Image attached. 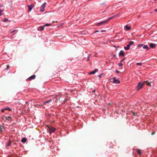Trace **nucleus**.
<instances>
[{
	"mask_svg": "<svg viewBox=\"0 0 157 157\" xmlns=\"http://www.w3.org/2000/svg\"><path fill=\"white\" fill-rule=\"evenodd\" d=\"M114 17V16H112L108 18L106 20H105L104 21H102L100 22L99 23H98L97 24V25H104L106 24L107 23V22L109 21V20L112 19V18Z\"/></svg>",
	"mask_w": 157,
	"mask_h": 157,
	"instance_id": "f257e3e1",
	"label": "nucleus"
},
{
	"mask_svg": "<svg viewBox=\"0 0 157 157\" xmlns=\"http://www.w3.org/2000/svg\"><path fill=\"white\" fill-rule=\"evenodd\" d=\"M113 6H110L102 13H109L113 11Z\"/></svg>",
	"mask_w": 157,
	"mask_h": 157,
	"instance_id": "f03ea898",
	"label": "nucleus"
},
{
	"mask_svg": "<svg viewBox=\"0 0 157 157\" xmlns=\"http://www.w3.org/2000/svg\"><path fill=\"white\" fill-rule=\"evenodd\" d=\"M2 118L3 120L5 121H9L10 122H11L12 120V117L11 116H3L2 117Z\"/></svg>",
	"mask_w": 157,
	"mask_h": 157,
	"instance_id": "7ed1b4c3",
	"label": "nucleus"
},
{
	"mask_svg": "<svg viewBox=\"0 0 157 157\" xmlns=\"http://www.w3.org/2000/svg\"><path fill=\"white\" fill-rule=\"evenodd\" d=\"M47 5L46 2L44 3L42 5L40 6V12H42L44 11L45 10V7Z\"/></svg>",
	"mask_w": 157,
	"mask_h": 157,
	"instance_id": "20e7f679",
	"label": "nucleus"
},
{
	"mask_svg": "<svg viewBox=\"0 0 157 157\" xmlns=\"http://www.w3.org/2000/svg\"><path fill=\"white\" fill-rule=\"evenodd\" d=\"M48 127V130L50 133L55 132L56 130V128L53 127H50L48 125L47 126Z\"/></svg>",
	"mask_w": 157,
	"mask_h": 157,
	"instance_id": "39448f33",
	"label": "nucleus"
},
{
	"mask_svg": "<svg viewBox=\"0 0 157 157\" xmlns=\"http://www.w3.org/2000/svg\"><path fill=\"white\" fill-rule=\"evenodd\" d=\"M134 44V42L133 41H131L128 42V44L127 45V47H124V48L125 50H128L129 49V48L132 44Z\"/></svg>",
	"mask_w": 157,
	"mask_h": 157,
	"instance_id": "423d86ee",
	"label": "nucleus"
},
{
	"mask_svg": "<svg viewBox=\"0 0 157 157\" xmlns=\"http://www.w3.org/2000/svg\"><path fill=\"white\" fill-rule=\"evenodd\" d=\"M144 85V83L143 82H140L138 83L136 88L137 90H139L140 89H142Z\"/></svg>",
	"mask_w": 157,
	"mask_h": 157,
	"instance_id": "0eeeda50",
	"label": "nucleus"
},
{
	"mask_svg": "<svg viewBox=\"0 0 157 157\" xmlns=\"http://www.w3.org/2000/svg\"><path fill=\"white\" fill-rule=\"evenodd\" d=\"M111 81L113 83L118 84L120 83L121 82L118 79H117L115 77L111 79Z\"/></svg>",
	"mask_w": 157,
	"mask_h": 157,
	"instance_id": "6e6552de",
	"label": "nucleus"
},
{
	"mask_svg": "<svg viewBox=\"0 0 157 157\" xmlns=\"http://www.w3.org/2000/svg\"><path fill=\"white\" fill-rule=\"evenodd\" d=\"M51 24L47 23L44 25L40 26L37 29H44L45 26H50Z\"/></svg>",
	"mask_w": 157,
	"mask_h": 157,
	"instance_id": "1a4fd4ad",
	"label": "nucleus"
},
{
	"mask_svg": "<svg viewBox=\"0 0 157 157\" xmlns=\"http://www.w3.org/2000/svg\"><path fill=\"white\" fill-rule=\"evenodd\" d=\"M8 110L9 111H12V109H11L9 107H6L5 108H4L1 109V111L2 112H4L5 111Z\"/></svg>",
	"mask_w": 157,
	"mask_h": 157,
	"instance_id": "9d476101",
	"label": "nucleus"
},
{
	"mask_svg": "<svg viewBox=\"0 0 157 157\" xmlns=\"http://www.w3.org/2000/svg\"><path fill=\"white\" fill-rule=\"evenodd\" d=\"M34 6V5H29L28 6V10L30 12L32 10V9L33 8Z\"/></svg>",
	"mask_w": 157,
	"mask_h": 157,
	"instance_id": "9b49d317",
	"label": "nucleus"
},
{
	"mask_svg": "<svg viewBox=\"0 0 157 157\" xmlns=\"http://www.w3.org/2000/svg\"><path fill=\"white\" fill-rule=\"evenodd\" d=\"M36 78V75H33L31 76L30 77H29L28 79L29 80H33V79H34Z\"/></svg>",
	"mask_w": 157,
	"mask_h": 157,
	"instance_id": "f8f14e48",
	"label": "nucleus"
},
{
	"mask_svg": "<svg viewBox=\"0 0 157 157\" xmlns=\"http://www.w3.org/2000/svg\"><path fill=\"white\" fill-rule=\"evenodd\" d=\"M143 82H144V84H145L147 86H151V84L150 83V82H148L147 81H144Z\"/></svg>",
	"mask_w": 157,
	"mask_h": 157,
	"instance_id": "ddd939ff",
	"label": "nucleus"
},
{
	"mask_svg": "<svg viewBox=\"0 0 157 157\" xmlns=\"http://www.w3.org/2000/svg\"><path fill=\"white\" fill-rule=\"evenodd\" d=\"M119 55L120 56H124L125 55L124 54V51L122 50L121 51L119 52Z\"/></svg>",
	"mask_w": 157,
	"mask_h": 157,
	"instance_id": "4468645a",
	"label": "nucleus"
},
{
	"mask_svg": "<svg viewBox=\"0 0 157 157\" xmlns=\"http://www.w3.org/2000/svg\"><path fill=\"white\" fill-rule=\"evenodd\" d=\"M98 71V70L97 69H94V70L92 72H90L89 73V74H95V73L96 72H97Z\"/></svg>",
	"mask_w": 157,
	"mask_h": 157,
	"instance_id": "2eb2a0df",
	"label": "nucleus"
},
{
	"mask_svg": "<svg viewBox=\"0 0 157 157\" xmlns=\"http://www.w3.org/2000/svg\"><path fill=\"white\" fill-rule=\"evenodd\" d=\"M150 47L153 48H155V44L153 43H151L150 44Z\"/></svg>",
	"mask_w": 157,
	"mask_h": 157,
	"instance_id": "dca6fc26",
	"label": "nucleus"
},
{
	"mask_svg": "<svg viewBox=\"0 0 157 157\" xmlns=\"http://www.w3.org/2000/svg\"><path fill=\"white\" fill-rule=\"evenodd\" d=\"M27 140V139L26 138H22L21 140V141L23 143H25L26 142Z\"/></svg>",
	"mask_w": 157,
	"mask_h": 157,
	"instance_id": "f3484780",
	"label": "nucleus"
},
{
	"mask_svg": "<svg viewBox=\"0 0 157 157\" xmlns=\"http://www.w3.org/2000/svg\"><path fill=\"white\" fill-rule=\"evenodd\" d=\"M124 28L126 29H131V26H128V25H126L124 27Z\"/></svg>",
	"mask_w": 157,
	"mask_h": 157,
	"instance_id": "a211bd4d",
	"label": "nucleus"
},
{
	"mask_svg": "<svg viewBox=\"0 0 157 157\" xmlns=\"http://www.w3.org/2000/svg\"><path fill=\"white\" fill-rule=\"evenodd\" d=\"M143 48L144 49H146L147 50L149 49V48H148V46L147 45L144 46L143 47Z\"/></svg>",
	"mask_w": 157,
	"mask_h": 157,
	"instance_id": "6ab92c4d",
	"label": "nucleus"
},
{
	"mask_svg": "<svg viewBox=\"0 0 157 157\" xmlns=\"http://www.w3.org/2000/svg\"><path fill=\"white\" fill-rule=\"evenodd\" d=\"M137 152L139 155H140L141 154V150L140 149H138L136 151Z\"/></svg>",
	"mask_w": 157,
	"mask_h": 157,
	"instance_id": "aec40b11",
	"label": "nucleus"
},
{
	"mask_svg": "<svg viewBox=\"0 0 157 157\" xmlns=\"http://www.w3.org/2000/svg\"><path fill=\"white\" fill-rule=\"evenodd\" d=\"M52 100L51 99H50V100H48V101H45L44 103V105L46 103H49L50 102V101H52Z\"/></svg>",
	"mask_w": 157,
	"mask_h": 157,
	"instance_id": "412c9836",
	"label": "nucleus"
},
{
	"mask_svg": "<svg viewBox=\"0 0 157 157\" xmlns=\"http://www.w3.org/2000/svg\"><path fill=\"white\" fill-rule=\"evenodd\" d=\"M4 10H0V16L3 15L4 14L3 13H2L4 11Z\"/></svg>",
	"mask_w": 157,
	"mask_h": 157,
	"instance_id": "4be33fe9",
	"label": "nucleus"
},
{
	"mask_svg": "<svg viewBox=\"0 0 157 157\" xmlns=\"http://www.w3.org/2000/svg\"><path fill=\"white\" fill-rule=\"evenodd\" d=\"M63 23H60L59 25H58L57 26L58 27H61L63 26Z\"/></svg>",
	"mask_w": 157,
	"mask_h": 157,
	"instance_id": "5701e85b",
	"label": "nucleus"
},
{
	"mask_svg": "<svg viewBox=\"0 0 157 157\" xmlns=\"http://www.w3.org/2000/svg\"><path fill=\"white\" fill-rule=\"evenodd\" d=\"M136 64L137 65L141 66L142 65V63H136Z\"/></svg>",
	"mask_w": 157,
	"mask_h": 157,
	"instance_id": "b1692460",
	"label": "nucleus"
},
{
	"mask_svg": "<svg viewBox=\"0 0 157 157\" xmlns=\"http://www.w3.org/2000/svg\"><path fill=\"white\" fill-rule=\"evenodd\" d=\"M8 21V19L7 18H4V21H3L4 22H6Z\"/></svg>",
	"mask_w": 157,
	"mask_h": 157,
	"instance_id": "393cba45",
	"label": "nucleus"
},
{
	"mask_svg": "<svg viewBox=\"0 0 157 157\" xmlns=\"http://www.w3.org/2000/svg\"><path fill=\"white\" fill-rule=\"evenodd\" d=\"M101 5L102 6H106V4L105 2H103L101 4Z\"/></svg>",
	"mask_w": 157,
	"mask_h": 157,
	"instance_id": "a878e982",
	"label": "nucleus"
},
{
	"mask_svg": "<svg viewBox=\"0 0 157 157\" xmlns=\"http://www.w3.org/2000/svg\"><path fill=\"white\" fill-rule=\"evenodd\" d=\"M11 142L10 141H9L8 143L7 144V146H10V144H11Z\"/></svg>",
	"mask_w": 157,
	"mask_h": 157,
	"instance_id": "bb28decb",
	"label": "nucleus"
},
{
	"mask_svg": "<svg viewBox=\"0 0 157 157\" xmlns=\"http://www.w3.org/2000/svg\"><path fill=\"white\" fill-rule=\"evenodd\" d=\"M123 66V64L122 63H120L119 64V67H122V66Z\"/></svg>",
	"mask_w": 157,
	"mask_h": 157,
	"instance_id": "cd10ccee",
	"label": "nucleus"
},
{
	"mask_svg": "<svg viewBox=\"0 0 157 157\" xmlns=\"http://www.w3.org/2000/svg\"><path fill=\"white\" fill-rule=\"evenodd\" d=\"M6 67H7V69H8L10 67L9 65H7L6 66Z\"/></svg>",
	"mask_w": 157,
	"mask_h": 157,
	"instance_id": "c85d7f7f",
	"label": "nucleus"
},
{
	"mask_svg": "<svg viewBox=\"0 0 157 157\" xmlns=\"http://www.w3.org/2000/svg\"><path fill=\"white\" fill-rule=\"evenodd\" d=\"M143 44H140L139 45V46H140V47H141V46H143Z\"/></svg>",
	"mask_w": 157,
	"mask_h": 157,
	"instance_id": "c756f323",
	"label": "nucleus"
},
{
	"mask_svg": "<svg viewBox=\"0 0 157 157\" xmlns=\"http://www.w3.org/2000/svg\"><path fill=\"white\" fill-rule=\"evenodd\" d=\"M125 59V58H124L122 59L121 60V62H122L123 61H124V59Z\"/></svg>",
	"mask_w": 157,
	"mask_h": 157,
	"instance_id": "7c9ffc66",
	"label": "nucleus"
},
{
	"mask_svg": "<svg viewBox=\"0 0 157 157\" xmlns=\"http://www.w3.org/2000/svg\"><path fill=\"white\" fill-rule=\"evenodd\" d=\"M105 32V30H104L103 31H101V33H102V32Z\"/></svg>",
	"mask_w": 157,
	"mask_h": 157,
	"instance_id": "2f4dec72",
	"label": "nucleus"
},
{
	"mask_svg": "<svg viewBox=\"0 0 157 157\" xmlns=\"http://www.w3.org/2000/svg\"><path fill=\"white\" fill-rule=\"evenodd\" d=\"M116 72L117 73H118L119 72V71L117 70H116Z\"/></svg>",
	"mask_w": 157,
	"mask_h": 157,
	"instance_id": "473e14b6",
	"label": "nucleus"
},
{
	"mask_svg": "<svg viewBox=\"0 0 157 157\" xmlns=\"http://www.w3.org/2000/svg\"><path fill=\"white\" fill-rule=\"evenodd\" d=\"M118 15V14H117L116 15H115L113 16H114V17H116V16H117Z\"/></svg>",
	"mask_w": 157,
	"mask_h": 157,
	"instance_id": "72a5a7b5",
	"label": "nucleus"
},
{
	"mask_svg": "<svg viewBox=\"0 0 157 157\" xmlns=\"http://www.w3.org/2000/svg\"><path fill=\"white\" fill-rule=\"evenodd\" d=\"M3 6L2 5H1V6L0 7V10H3V9H2L1 7Z\"/></svg>",
	"mask_w": 157,
	"mask_h": 157,
	"instance_id": "f704fd0d",
	"label": "nucleus"
},
{
	"mask_svg": "<svg viewBox=\"0 0 157 157\" xmlns=\"http://www.w3.org/2000/svg\"><path fill=\"white\" fill-rule=\"evenodd\" d=\"M154 133H155V132H152L151 134L152 135H154Z\"/></svg>",
	"mask_w": 157,
	"mask_h": 157,
	"instance_id": "c9c22d12",
	"label": "nucleus"
},
{
	"mask_svg": "<svg viewBox=\"0 0 157 157\" xmlns=\"http://www.w3.org/2000/svg\"><path fill=\"white\" fill-rule=\"evenodd\" d=\"M98 32H99V31L98 30H97L94 33H96Z\"/></svg>",
	"mask_w": 157,
	"mask_h": 157,
	"instance_id": "e433bc0d",
	"label": "nucleus"
},
{
	"mask_svg": "<svg viewBox=\"0 0 157 157\" xmlns=\"http://www.w3.org/2000/svg\"><path fill=\"white\" fill-rule=\"evenodd\" d=\"M133 115H134V116H135V113H134V112H133Z\"/></svg>",
	"mask_w": 157,
	"mask_h": 157,
	"instance_id": "4c0bfd02",
	"label": "nucleus"
},
{
	"mask_svg": "<svg viewBox=\"0 0 157 157\" xmlns=\"http://www.w3.org/2000/svg\"><path fill=\"white\" fill-rule=\"evenodd\" d=\"M154 11H155V12H157V9H155Z\"/></svg>",
	"mask_w": 157,
	"mask_h": 157,
	"instance_id": "58836bf2",
	"label": "nucleus"
},
{
	"mask_svg": "<svg viewBox=\"0 0 157 157\" xmlns=\"http://www.w3.org/2000/svg\"><path fill=\"white\" fill-rule=\"evenodd\" d=\"M95 90H94L93 91V92H94V93L95 92Z\"/></svg>",
	"mask_w": 157,
	"mask_h": 157,
	"instance_id": "ea45409f",
	"label": "nucleus"
},
{
	"mask_svg": "<svg viewBox=\"0 0 157 157\" xmlns=\"http://www.w3.org/2000/svg\"><path fill=\"white\" fill-rule=\"evenodd\" d=\"M98 76H99V77H101V75H99Z\"/></svg>",
	"mask_w": 157,
	"mask_h": 157,
	"instance_id": "a19ab883",
	"label": "nucleus"
},
{
	"mask_svg": "<svg viewBox=\"0 0 157 157\" xmlns=\"http://www.w3.org/2000/svg\"><path fill=\"white\" fill-rule=\"evenodd\" d=\"M140 17V16H138V17Z\"/></svg>",
	"mask_w": 157,
	"mask_h": 157,
	"instance_id": "79ce46f5",
	"label": "nucleus"
},
{
	"mask_svg": "<svg viewBox=\"0 0 157 157\" xmlns=\"http://www.w3.org/2000/svg\"><path fill=\"white\" fill-rule=\"evenodd\" d=\"M155 1H156L157 0H155Z\"/></svg>",
	"mask_w": 157,
	"mask_h": 157,
	"instance_id": "37998d69",
	"label": "nucleus"
}]
</instances>
